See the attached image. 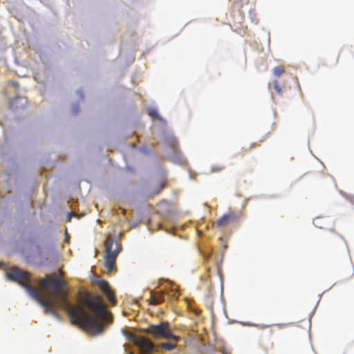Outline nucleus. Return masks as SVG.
I'll return each mask as SVG.
<instances>
[{
  "instance_id": "nucleus-1",
  "label": "nucleus",
  "mask_w": 354,
  "mask_h": 354,
  "mask_svg": "<svg viewBox=\"0 0 354 354\" xmlns=\"http://www.w3.org/2000/svg\"><path fill=\"white\" fill-rule=\"evenodd\" d=\"M0 268L6 270L5 276L8 280L17 283L24 288L28 295L43 308L45 314L52 315L59 322L62 318L57 310H64L70 319L82 323L93 336L102 335L113 322L112 314L101 301L88 300L87 304L93 314L106 324V326L94 316L81 313L79 306H74L70 302L69 288L64 287L60 279L40 278L36 280L26 271L17 267L8 268L3 261H0Z\"/></svg>"
},
{
  "instance_id": "nucleus-2",
  "label": "nucleus",
  "mask_w": 354,
  "mask_h": 354,
  "mask_svg": "<svg viewBox=\"0 0 354 354\" xmlns=\"http://www.w3.org/2000/svg\"><path fill=\"white\" fill-rule=\"evenodd\" d=\"M105 248L103 257L104 260V266L109 274L113 273L115 270V260L118 254L122 250V245L115 242L113 239L106 238L105 241Z\"/></svg>"
},
{
  "instance_id": "nucleus-3",
  "label": "nucleus",
  "mask_w": 354,
  "mask_h": 354,
  "mask_svg": "<svg viewBox=\"0 0 354 354\" xmlns=\"http://www.w3.org/2000/svg\"><path fill=\"white\" fill-rule=\"evenodd\" d=\"M165 139L171 150V160L174 163L180 165H183L185 164L186 160L183 158L181 153L178 151L176 138L172 135H169Z\"/></svg>"
},
{
  "instance_id": "nucleus-4",
  "label": "nucleus",
  "mask_w": 354,
  "mask_h": 354,
  "mask_svg": "<svg viewBox=\"0 0 354 354\" xmlns=\"http://www.w3.org/2000/svg\"><path fill=\"white\" fill-rule=\"evenodd\" d=\"M95 283L107 301L111 305H116L117 300L115 294L113 292L108 281L104 279H96Z\"/></svg>"
},
{
  "instance_id": "nucleus-5",
  "label": "nucleus",
  "mask_w": 354,
  "mask_h": 354,
  "mask_svg": "<svg viewBox=\"0 0 354 354\" xmlns=\"http://www.w3.org/2000/svg\"><path fill=\"white\" fill-rule=\"evenodd\" d=\"M164 282H168L169 283V287L165 290L166 293L171 299H177L180 295L178 288L175 286L173 282L169 281L168 279L164 278H160L159 279V285Z\"/></svg>"
},
{
  "instance_id": "nucleus-6",
  "label": "nucleus",
  "mask_w": 354,
  "mask_h": 354,
  "mask_svg": "<svg viewBox=\"0 0 354 354\" xmlns=\"http://www.w3.org/2000/svg\"><path fill=\"white\" fill-rule=\"evenodd\" d=\"M27 102L28 100L26 97L21 95H16L10 101L9 107L12 110L15 109H23L25 108Z\"/></svg>"
},
{
  "instance_id": "nucleus-7",
  "label": "nucleus",
  "mask_w": 354,
  "mask_h": 354,
  "mask_svg": "<svg viewBox=\"0 0 354 354\" xmlns=\"http://www.w3.org/2000/svg\"><path fill=\"white\" fill-rule=\"evenodd\" d=\"M151 299L153 304H158L165 301V294L162 291L155 292L153 290L150 292Z\"/></svg>"
},
{
  "instance_id": "nucleus-8",
  "label": "nucleus",
  "mask_w": 354,
  "mask_h": 354,
  "mask_svg": "<svg viewBox=\"0 0 354 354\" xmlns=\"http://www.w3.org/2000/svg\"><path fill=\"white\" fill-rule=\"evenodd\" d=\"M147 112L149 115L154 119H157L161 122H162L164 124L165 123V120L159 115L158 110L156 108L153 107H149L147 108Z\"/></svg>"
},
{
  "instance_id": "nucleus-9",
  "label": "nucleus",
  "mask_w": 354,
  "mask_h": 354,
  "mask_svg": "<svg viewBox=\"0 0 354 354\" xmlns=\"http://www.w3.org/2000/svg\"><path fill=\"white\" fill-rule=\"evenodd\" d=\"M167 328L161 324L153 326V334L156 336L162 337Z\"/></svg>"
},
{
  "instance_id": "nucleus-10",
  "label": "nucleus",
  "mask_w": 354,
  "mask_h": 354,
  "mask_svg": "<svg viewBox=\"0 0 354 354\" xmlns=\"http://www.w3.org/2000/svg\"><path fill=\"white\" fill-rule=\"evenodd\" d=\"M160 348L166 351H171L176 347V344L173 342H162L159 344Z\"/></svg>"
},
{
  "instance_id": "nucleus-11",
  "label": "nucleus",
  "mask_w": 354,
  "mask_h": 354,
  "mask_svg": "<svg viewBox=\"0 0 354 354\" xmlns=\"http://www.w3.org/2000/svg\"><path fill=\"white\" fill-rule=\"evenodd\" d=\"M230 216L228 214H225L217 221V225L218 227H223L230 221Z\"/></svg>"
},
{
  "instance_id": "nucleus-12",
  "label": "nucleus",
  "mask_w": 354,
  "mask_h": 354,
  "mask_svg": "<svg viewBox=\"0 0 354 354\" xmlns=\"http://www.w3.org/2000/svg\"><path fill=\"white\" fill-rule=\"evenodd\" d=\"M162 337L167 339H176V335L168 330L167 328L165 329Z\"/></svg>"
},
{
  "instance_id": "nucleus-13",
  "label": "nucleus",
  "mask_w": 354,
  "mask_h": 354,
  "mask_svg": "<svg viewBox=\"0 0 354 354\" xmlns=\"http://www.w3.org/2000/svg\"><path fill=\"white\" fill-rule=\"evenodd\" d=\"M199 252L203 258L206 260L209 259L212 254V250L211 248L207 252H204L203 250L199 249Z\"/></svg>"
},
{
  "instance_id": "nucleus-14",
  "label": "nucleus",
  "mask_w": 354,
  "mask_h": 354,
  "mask_svg": "<svg viewBox=\"0 0 354 354\" xmlns=\"http://www.w3.org/2000/svg\"><path fill=\"white\" fill-rule=\"evenodd\" d=\"M283 68L281 66H276L273 69L274 75L278 77H279L283 73Z\"/></svg>"
},
{
  "instance_id": "nucleus-15",
  "label": "nucleus",
  "mask_w": 354,
  "mask_h": 354,
  "mask_svg": "<svg viewBox=\"0 0 354 354\" xmlns=\"http://www.w3.org/2000/svg\"><path fill=\"white\" fill-rule=\"evenodd\" d=\"M79 105L77 103H73L71 105V111L73 115L77 114L79 112Z\"/></svg>"
},
{
  "instance_id": "nucleus-16",
  "label": "nucleus",
  "mask_w": 354,
  "mask_h": 354,
  "mask_svg": "<svg viewBox=\"0 0 354 354\" xmlns=\"http://www.w3.org/2000/svg\"><path fill=\"white\" fill-rule=\"evenodd\" d=\"M274 87L275 91L281 94L282 93L281 88L279 86L277 81L274 82Z\"/></svg>"
},
{
  "instance_id": "nucleus-17",
  "label": "nucleus",
  "mask_w": 354,
  "mask_h": 354,
  "mask_svg": "<svg viewBox=\"0 0 354 354\" xmlns=\"http://www.w3.org/2000/svg\"><path fill=\"white\" fill-rule=\"evenodd\" d=\"M75 213H73V212H68L66 216V221L70 222L71 219L75 216Z\"/></svg>"
},
{
  "instance_id": "nucleus-18",
  "label": "nucleus",
  "mask_w": 354,
  "mask_h": 354,
  "mask_svg": "<svg viewBox=\"0 0 354 354\" xmlns=\"http://www.w3.org/2000/svg\"><path fill=\"white\" fill-rule=\"evenodd\" d=\"M121 333L127 339H130V335L125 330V329L124 328H122L121 329Z\"/></svg>"
},
{
  "instance_id": "nucleus-19",
  "label": "nucleus",
  "mask_w": 354,
  "mask_h": 354,
  "mask_svg": "<svg viewBox=\"0 0 354 354\" xmlns=\"http://www.w3.org/2000/svg\"><path fill=\"white\" fill-rule=\"evenodd\" d=\"M161 229L168 233H172L171 229H168V228L165 227L163 225H161Z\"/></svg>"
},
{
  "instance_id": "nucleus-20",
  "label": "nucleus",
  "mask_w": 354,
  "mask_h": 354,
  "mask_svg": "<svg viewBox=\"0 0 354 354\" xmlns=\"http://www.w3.org/2000/svg\"><path fill=\"white\" fill-rule=\"evenodd\" d=\"M76 94H77V96H79L80 98H82V97H83V92H82V91H81V90H77V91H76Z\"/></svg>"
},
{
  "instance_id": "nucleus-21",
  "label": "nucleus",
  "mask_w": 354,
  "mask_h": 354,
  "mask_svg": "<svg viewBox=\"0 0 354 354\" xmlns=\"http://www.w3.org/2000/svg\"><path fill=\"white\" fill-rule=\"evenodd\" d=\"M11 84L14 88H17L19 86V84L17 82L13 81L11 82Z\"/></svg>"
},
{
  "instance_id": "nucleus-22",
  "label": "nucleus",
  "mask_w": 354,
  "mask_h": 354,
  "mask_svg": "<svg viewBox=\"0 0 354 354\" xmlns=\"http://www.w3.org/2000/svg\"><path fill=\"white\" fill-rule=\"evenodd\" d=\"M221 168H217V167H212L211 169V172L218 171H220Z\"/></svg>"
},
{
  "instance_id": "nucleus-23",
  "label": "nucleus",
  "mask_w": 354,
  "mask_h": 354,
  "mask_svg": "<svg viewBox=\"0 0 354 354\" xmlns=\"http://www.w3.org/2000/svg\"><path fill=\"white\" fill-rule=\"evenodd\" d=\"M242 324L244 326H254V324L250 323H242Z\"/></svg>"
},
{
  "instance_id": "nucleus-24",
  "label": "nucleus",
  "mask_w": 354,
  "mask_h": 354,
  "mask_svg": "<svg viewBox=\"0 0 354 354\" xmlns=\"http://www.w3.org/2000/svg\"><path fill=\"white\" fill-rule=\"evenodd\" d=\"M167 219L169 220V221L172 222V223L174 222L173 217H169L168 216V218Z\"/></svg>"
},
{
  "instance_id": "nucleus-25",
  "label": "nucleus",
  "mask_w": 354,
  "mask_h": 354,
  "mask_svg": "<svg viewBox=\"0 0 354 354\" xmlns=\"http://www.w3.org/2000/svg\"><path fill=\"white\" fill-rule=\"evenodd\" d=\"M353 274H354V270H353V269H352V270H351V276H353Z\"/></svg>"
},
{
  "instance_id": "nucleus-26",
  "label": "nucleus",
  "mask_w": 354,
  "mask_h": 354,
  "mask_svg": "<svg viewBox=\"0 0 354 354\" xmlns=\"http://www.w3.org/2000/svg\"><path fill=\"white\" fill-rule=\"evenodd\" d=\"M66 239V242L67 243H68V239L67 236H66V239Z\"/></svg>"
},
{
  "instance_id": "nucleus-27",
  "label": "nucleus",
  "mask_w": 354,
  "mask_h": 354,
  "mask_svg": "<svg viewBox=\"0 0 354 354\" xmlns=\"http://www.w3.org/2000/svg\"><path fill=\"white\" fill-rule=\"evenodd\" d=\"M123 346H124V348L126 349V348H127V344H124L123 345Z\"/></svg>"
},
{
  "instance_id": "nucleus-28",
  "label": "nucleus",
  "mask_w": 354,
  "mask_h": 354,
  "mask_svg": "<svg viewBox=\"0 0 354 354\" xmlns=\"http://www.w3.org/2000/svg\"><path fill=\"white\" fill-rule=\"evenodd\" d=\"M137 226V224L133 225V227H136Z\"/></svg>"
}]
</instances>
